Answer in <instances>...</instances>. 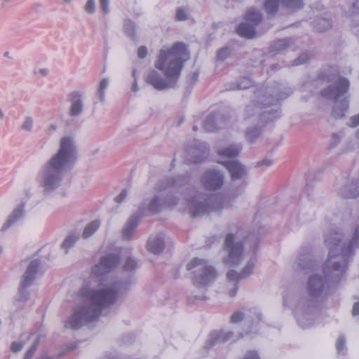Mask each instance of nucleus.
<instances>
[{"label": "nucleus", "mask_w": 359, "mask_h": 359, "mask_svg": "<svg viewBox=\"0 0 359 359\" xmlns=\"http://www.w3.org/2000/svg\"><path fill=\"white\" fill-rule=\"evenodd\" d=\"M329 248V257L323 267L324 277L315 273L307 282L309 296L300 297L294 309L298 324L307 328L313 323L317 303L325 294L328 282L337 283L345 275L347 264L354 254V249L359 244V225L348 242H342V236L339 232L330 233L325 238Z\"/></svg>", "instance_id": "nucleus-1"}, {"label": "nucleus", "mask_w": 359, "mask_h": 359, "mask_svg": "<svg viewBox=\"0 0 359 359\" xmlns=\"http://www.w3.org/2000/svg\"><path fill=\"white\" fill-rule=\"evenodd\" d=\"M131 281L129 278L102 279L96 288L84 286L79 291L82 302L76 306L72 314L65 321V327L79 330L95 320L103 309L114 304L120 294L126 291Z\"/></svg>", "instance_id": "nucleus-2"}, {"label": "nucleus", "mask_w": 359, "mask_h": 359, "mask_svg": "<svg viewBox=\"0 0 359 359\" xmlns=\"http://www.w3.org/2000/svg\"><path fill=\"white\" fill-rule=\"evenodd\" d=\"M76 156V147L73 140L69 137H62L57 152L43 165L38 173V180L44 195H50L59 189Z\"/></svg>", "instance_id": "nucleus-3"}, {"label": "nucleus", "mask_w": 359, "mask_h": 359, "mask_svg": "<svg viewBox=\"0 0 359 359\" xmlns=\"http://www.w3.org/2000/svg\"><path fill=\"white\" fill-rule=\"evenodd\" d=\"M187 182L188 179L184 176L168 177L161 180L156 185L154 197L149 202L144 201L141 203L137 213L128 219L123 230V236L128 239L133 235L142 216L149 213H157L176 205L178 198L173 194L184 187Z\"/></svg>", "instance_id": "nucleus-4"}, {"label": "nucleus", "mask_w": 359, "mask_h": 359, "mask_svg": "<svg viewBox=\"0 0 359 359\" xmlns=\"http://www.w3.org/2000/svg\"><path fill=\"white\" fill-rule=\"evenodd\" d=\"M188 58L186 45L182 42L175 43L170 49L161 50L155 67L164 72L168 80L153 70L147 76L146 82L158 90L174 88Z\"/></svg>", "instance_id": "nucleus-5"}, {"label": "nucleus", "mask_w": 359, "mask_h": 359, "mask_svg": "<svg viewBox=\"0 0 359 359\" xmlns=\"http://www.w3.org/2000/svg\"><path fill=\"white\" fill-rule=\"evenodd\" d=\"M292 93V90L280 83L271 86H260L254 91L252 104L246 107L245 113L248 118L255 116V120L258 124L264 125L279 118V107L275 106L270 110L266 108L276 105L280 100L287 98Z\"/></svg>", "instance_id": "nucleus-6"}, {"label": "nucleus", "mask_w": 359, "mask_h": 359, "mask_svg": "<svg viewBox=\"0 0 359 359\" xmlns=\"http://www.w3.org/2000/svg\"><path fill=\"white\" fill-rule=\"evenodd\" d=\"M228 205L225 197L222 194L197 192L187 199V206L192 217L203 216L212 211L224 208Z\"/></svg>", "instance_id": "nucleus-7"}, {"label": "nucleus", "mask_w": 359, "mask_h": 359, "mask_svg": "<svg viewBox=\"0 0 359 359\" xmlns=\"http://www.w3.org/2000/svg\"><path fill=\"white\" fill-rule=\"evenodd\" d=\"M350 87V82L348 79L344 76H339L333 83L321 90V95L334 102L332 110V115L337 118L344 117L345 112L348 108V99L345 97L341 100L339 99L345 95Z\"/></svg>", "instance_id": "nucleus-8"}, {"label": "nucleus", "mask_w": 359, "mask_h": 359, "mask_svg": "<svg viewBox=\"0 0 359 359\" xmlns=\"http://www.w3.org/2000/svg\"><path fill=\"white\" fill-rule=\"evenodd\" d=\"M187 270H192L194 284L197 287H205L213 282L217 273L215 268L205 259L194 258L187 265Z\"/></svg>", "instance_id": "nucleus-9"}, {"label": "nucleus", "mask_w": 359, "mask_h": 359, "mask_svg": "<svg viewBox=\"0 0 359 359\" xmlns=\"http://www.w3.org/2000/svg\"><path fill=\"white\" fill-rule=\"evenodd\" d=\"M224 251L227 255L224 258V262L229 266H237L243 259V243L237 236L229 233L224 242Z\"/></svg>", "instance_id": "nucleus-10"}, {"label": "nucleus", "mask_w": 359, "mask_h": 359, "mask_svg": "<svg viewBox=\"0 0 359 359\" xmlns=\"http://www.w3.org/2000/svg\"><path fill=\"white\" fill-rule=\"evenodd\" d=\"M41 262L39 259L32 260L28 265L22 278V280L19 288L20 299L25 301L28 299V294L26 291L34 282L36 274L39 271Z\"/></svg>", "instance_id": "nucleus-11"}, {"label": "nucleus", "mask_w": 359, "mask_h": 359, "mask_svg": "<svg viewBox=\"0 0 359 359\" xmlns=\"http://www.w3.org/2000/svg\"><path fill=\"white\" fill-rule=\"evenodd\" d=\"M208 153L209 149L206 144L203 142L196 140L189 147L187 158L191 163H199L208 157Z\"/></svg>", "instance_id": "nucleus-12"}, {"label": "nucleus", "mask_w": 359, "mask_h": 359, "mask_svg": "<svg viewBox=\"0 0 359 359\" xmlns=\"http://www.w3.org/2000/svg\"><path fill=\"white\" fill-rule=\"evenodd\" d=\"M120 258L117 255L108 254L103 256L100 262L93 269V273L97 276H103L115 268L119 263Z\"/></svg>", "instance_id": "nucleus-13"}, {"label": "nucleus", "mask_w": 359, "mask_h": 359, "mask_svg": "<svg viewBox=\"0 0 359 359\" xmlns=\"http://www.w3.org/2000/svg\"><path fill=\"white\" fill-rule=\"evenodd\" d=\"M201 183L206 189L216 190L223 185L224 176L218 171L209 170L203 173L201 177Z\"/></svg>", "instance_id": "nucleus-14"}, {"label": "nucleus", "mask_w": 359, "mask_h": 359, "mask_svg": "<svg viewBox=\"0 0 359 359\" xmlns=\"http://www.w3.org/2000/svg\"><path fill=\"white\" fill-rule=\"evenodd\" d=\"M261 313L257 309L255 308L252 310L246 309L244 312L236 311L231 316V322L236 323L242 320H245L249 323L258 324L261 321Z\"/></svg>", "instance_id": "nucleus-15"}, {"label": "nucleus", "mask_w": 359, "mask_h": 359, "mask_svg": "<svg viewBox=\"0 0 359 359\" xmlns=\"http://www.w3.org/2000/svg\"><path fill=\"white\" fill-rule=\"evenodd\" d=\"M68 100L70 102L69 115L72 117L80 116L83 110V97L82 93L74 91L69 94Z\"/></svg>", "instance_id": "nucleus-16"}, {"label": "nucleus", "mask_w": 359, "mask_h": 359, "mask_svg": "<svg viewBox=\"0 0 359 359\" xmlns=\"http://www.w3.org/2000/svg\"><path fill=\"white\" fill-rule=\"evenodd\" d=\"M233 334V332L230 331H213L209 334L208 339H207L203 348L205 351H208L215 345L224 343L230 340L232 338Z\"/></svg>", "instance_id": "nucleus-17"}, {"label": "nucleus", "mask_w": 359, "mask_h": 359, "mask_svg": "<svg viewBox=\"0 0 359 359\" xmlns=\"http://www.w3.org/2000/svg\"><path fill=\"white\" fill-rule=\"evenodd\" d=\"M316 263L313 259L312 255L309 252L300 253L295 262V269L308 273L314 271L316 267Z\"/></svg>", "instance_id": "nucleus-18"}, {"label": "nucleus", "mask_w": 359, "mask_h": 359, "mask_svg": "<svg viewBox=\"0 0 359 359\" xmlns=\"http://www.w3.org/2000/svg\"><path fill=\"white\" fill-rule=\"evenodd\" d=\"M223 165L231 174L233 180H244L247 176L246 168L237 161H227L223 163Z\"/></svg>", "instance_id": "nucleus-19"}, {"label": "nucleus", "mask_w": 359, "mask_h": 359, "mask_svg": "<svg viewBox=\"0 0 359 359\" xmlns=\"http://www.w3.org/2000/svg\"><path fill=\"white\" fill-rule=\"evenodd\" d=\"M25 214V203L19 204L10 214L6 222L2 225L1 231L7 230L10 226L15 225Z\"/></svg>", "instance_id": "nucleus-20"}, {"label": "nucleus", "mask_w": 359, "mask_h": 359, "mask_svg": "<svg viewBox=\"0 0 359 359\" xmlns=\"http://www.w3.org/2000/svg\"><path fill=\"white\" fill-rule=\"evenodd\" d=\"M343 198H355L359 196V186L357 182L351 181L344 185L339 191Z\"/></svg>", "instance_id": "nucleus-21"}, {"label": "nucleus", "mask_w": 359, "mask_h": 359, "mask_svg": "<svg viewBox=\"0 0 359 359\" xmlns=\"http://www.w3.org/2000/svg\"><path fill=\"white\" fill-rule=\"evenodd\" d=\"M148 250L153 254H160L165 248L164 239L161 236L150 238L147 243Z\"/></svg>", "instance_id": "nucleus-22"}, {"label": "nucleus", "mask_w": 359, "mask_h": 359, "mask_svg": "<svg viewBox=\"0 0 359 359\" xmlns=\"http://www.w3.org/2000/svg\"><path fill=\"white\" fill-rule=\"evenodd\" d=\"M236 32L241 36L248 39L253 38L256 34L255 25H252L248 22L241 23L238 26Z\"/></svg>", "instance_id": "nucleus-23"}, {"label": "nucleus", "mask_w": 359, "mask_h": 359, "mask_svg": "<svg viewBox=\"0 0 359 359\" xmlns=\"http://www.w3.org/2000/svg\"><path fill=\"white\" fill-rule=\"evenodd\" d=\"M242 149L241 144H231L228 147L217 151V154L220 156L233 158L237 156Z\"/></svg>", "instance_id": "nucleus-24"}, {"label": "nucleus", "mask_w": 359, "mask_h": 359, "mask_svg": "<svg viewBox=\"0 0 359 359\" xmlns=\"http://www.w3.org/2000/svg\"><path fill=\"white\" fill-rule=\"evenodd\" d=\"M280 7L293 12L303 8L304 3L302 0H280Z\"/></svg>", "instance_id": "nucleus-25"}, {"label": "nucleus", "mask_w": 359, "mask_h": 359, "mask_svg": "<svg viewBox=\"0 0 359 359\" xmlns=\"http://www.w3.org/2000/svg\"><path fill=\"white\" fill-rule=\"evenodd\" d=\"M219 116L215 114L208 115L204 121L203 128L207 132H215L218 129L217 121Z\"/></svg>", "instance_id": "nucleus-26"}, {"label": "nucleus", "mask_w": 359, "mask_h": 359, "mask_svg": "<svg viewBox=\"0 0 359 359\" xmlns=\"http://www.w3.org/2000/svg\"><path fill=\"white\" fill-rule=\"evenodd\" d=\"M252 85V80L248 77H242L238 82L230 83L228 90H243L251 87Z\"/></svg>", "instance_id": "nucleus-27"}, {"label": "nucleus", "mask_w": 359, "mask_h": 359, "mask_svg": "<svg viewBox=\"0 0 359 359\" xmlns=\"http://www.w3.org/2000/svg\"><path fill=\"white\" fill-rule=\"evenodd\" d=\"M100 226V221L98 219H95L90 222L83 229L82 237L84 239L88 238L92 235H93L99 229Z\"/></svg>", "instance_id": "nucleus-28"}, {"label": "nucleus", "mask_w": 359, "mask_h": 359, "mask_svg": "<svg viewBox=\"0 0 359 359\" xmlns=\"http://www.w3.org/2000/svg\"><path fill=\"white\" fill-rule=\"evenodd\" d=\"M293 43L294 41L292 38L279 39L273 42L271 48L273 50L282 51L290 48Z\"/></svg>", "instance_id": "nucleus-29"}, {"label": "nucleus", "mask_w": 359, "mask_h": 359, "mask_svg": "<svg viewBox=\"0 0 359 359\" xmlns=\"http://www.w3.org/2000/svg\"><path fill=\"white\" fill-rule=\"evenodd\" d=\"M79 236L74 234L68 235L60 245V248L67 253L69 250L74 246L76 243L79 241Z\"/></svg>", "instance_id": "nucleus-30"}, {"label": "nucleus", "mask_w": 359, "mask_h": 359, "mask_svg": "<svg viewBox=\"0 0 359 359\" xmlns=\"http://www.w3.org/2000/svg\"><path fill=\"white\" fill-rule=\"evenodd\" d=\"M278 8L280 7V0H266L264 3V9L267 14L274 15L277 13Z\"/></svg>", "instance_id": "nucleus-31"}, {"label": "nucleus", "mask_w": 359, "mask_h": 359, "mask_svg": "<svg viewBox=\"0 0 359 359\" xmlns=\"http://www.w3.org/2000/svg\"><path fill=\"white\" fill-rule=\"evenodd\" d=\"M262 130L259 127H253L248 128L245 131V138L250 143H254L259 137Z\"/></svg>", "instance_id": "nucleus-32"}, {"label": "nucleus", "mask_w": 359, "mask_h": 359, "mask_svg": "<svg viewBox=\"0 0 359 359\" xmlns=\"http://www.w3.org/2000/svg\"><path fill=\"white\" fill-rule=\"evenodd\" d=\"M109 83V79L107 77L103 78L99 83L97 96L102 102H104L105 100V90L107 88Z\"/></svg>", "instance_id": "nucleus-33"}, {"label": "nucleus", "mask_w": 359, "mask_h": 359, "mask_svg": "<svg viewBox=\"0 0 359 359\" xmlns=\"http://www.w3.org/2000/svg\"><path fill=\"white\" fill-rule=\"evenodd\" d=\"M123 29L125 34L131 39L134 40L136 30L135 24L130 20H126L123 23Z\"/></svg>", "instance_id": "nucleus-34"}, {"label": "nucleus", "mask_w": 359, "mask_h": 359, "mask_svg": "<svg viewBox=\"0 0 359 359\" xmlns=\"http://www.w3.org/2000/svg\"><path fill=\"white\" fill-rule=\"evenodd\" d=\"M255 262L256 259L255 257L250 259L240 273V278H245L252 273Z\"/></svg>", "instance_id": "nucleus-35"}, {"label": "nucleus", "mask_w": 359, "mask_h": 359, "mask_svg": "<svg viewBox=\"0 0 359 359\" xmlns=\"http://www.w3.org/2000/svg\"><path fill=\"white\" fill-rule=\"evenodd\" d=\"M246 20L257 25L262 20V15L258 11L252 8L246 13Z\"/></svg>", "instance_id": "nucleus-36"}, {"label": "nucleus", "mask_w": 359, "mask_h": 359, "mask_svg": "<svg viewBox=\"0 0 359 359\" xmlns=\"http://www.w3.org/2000/svg\"><path fill=\"white\" fill-rule=\"evenodd\" d=\"M137 268V262L135 259L129 257L126 259V262L123 266L124 272L133 273Z\"/></svg>", "instance_id": "nucleus-37"}, {"label": "nucleus", "mask_w": 359, "mask_h": 359, "mask_svg": "<svg viewBox=\"0 0 359 359\" xmlns=\"http://www.w3.org/2000/svg\"><path fill=\"white\" fill-rule=\"evenodd\" d=\"M232 54V49L229 46H224L218 50L217 57L219 60H224L229 57Z\"/></svg>", "instance_id": "nucleus-38"}, {"label": "nucleus", "mask_w": 359, "mask_h": 359, "mask_svg": "<svg viewBox=\"0 0 359 359\" xmlns=\"http://www.w3.org/2000/svg\"><path fill=\"white\" fill-rule=\"evenodd\" d=\"M34 125V119L30 116H27L25 117L24 121L21 124V129L22 130L30 132L32 130Z\"/></svg>", "instance_id": "nucleus-39"}, {"label": "nucleus", "mask_w": 359, "mask_h": 359, "mask_svg": "<svg viewBox=\"0 0 359 359\" xmlns=\"http://www.w3.org/2000/svg\"><path fill=\"white\" fill-rule=\"evenodd\" d=\"M336 348L339 353L344 354L346 349V339L344 336H340L336 343Z\"/></svg>", "instance_id": "nucleus-40"}, {"label": "nucleus", "mask_w": 359, "mask_h": 359, "mask_svg": "<svg viewBox=\"0 0 359 359\" xmlns=\"http://www.w3.org/2000/svg\"><path fill=\"white\" fill-rule=\"evenodd\" d=\"M83 8L87 13L93 14L96 9L95 0H87Z\"/></svg>", "instance_id": "nucleus-41"}, {"label": "nucleus", "mask_w": 359, "mask_h": 359, "mask_svg": "<svg viewBox=\"0 0 359 359\" xmlns=\"http://www.w3.org/2000/svg\"><path fill=\"white\" fill-rule=\"evenodd\" d=\"M39 339H37L34 344L26 351L24 359H32L33 355L36 350L37 346L39 344Z\"/></svg>", "instance_id": "nucleus-42"}, {"label": "nucleus", "mask_w": 359, "mask_h": 359, "mask_svg": "<svg viewBox=\"0 0 359 359\" xmlns=\"http://www.w3.org/2000/svg\"><path fill=\"white\" fill-rule=\"evenodd\" d=\"M309 59L307 53L301 54L297 59L293 61L292 65H299L306 63Z\"/></svg>", "instance_id": "nucleus-43"}, {"label": "nucleus", "mask_w": 359, "mask_h": 359, "mask_svg": "<svg viewBox=\"0 0 359 359\" xmlns=\"http://www.w3.org/2000/svg\"><path fill=\"white\" fill-rule=\"evenodd\" d=\"M25 343L23 341H13L11 344V350L13 353H18L22 349V348L25 346Z\"/></svg>", "instance_id": "nucleus-44"}, {"label": "nucleus", "mask_w": 359, "mask_h": 359, "mask_svg": "<svg viewBox=\"0 0 359 359\" xmlns=\"http://www.w3.org/2000/svg\"><path fill=\"white\" fill-rule=\"evenodd\" d=\"M99 4L104 13L107 14L109 12V0H99Z\"/></svg>", "instance_id": "nucleus-45"}, {"label": "nucleus", "mask_w": 359, "mask_h": 359, "mask_svg": "<svg viewBox=\"0 0 359 359\" xmlns=\"http://www.w3.org/2000/svg\"><path fill=\"white\" fill-rule=\"evenodd\" d=\"M176 19L179 21H183L187 19V15L182 8H180L177 10Z\"/></svg>", "instance_id": "nucleus-46"}, {"label": "nucleus", "mask_w": 359, "mask_h": 359, "mask_svg": "<svg viewBox=\"0 0 359 359\" xmlns=\"http://www.w3.org/2000/svg\"><path fill=\"white\" fill-rule=\"evenodd\" d=\"M227 278L230 280H236L238 281L241 280L240 273H237L234 270L229 271L226 274Z\"/></svg>", "instance_id": "nucleus-47"}, {"label": "nucleus", "mask_w": 359, "mask_h": 359, "mask_svg": "<svg viewBox=\"0 0 359 359\" xmlns=\"http://www.w3.org/2000/svg\"><path fill=\"white\" fill-rule=\"evenodd\" d=\"M359 125V113L351 117L348 126L355 128Z\"/></svg>", "instance_id": "nucleus-48"}, {"label": "nucleus", "mask_w": 359, "mask_h": 359, "mask_svg": "<svg viewBox=\"0 0 359 359\" xmlns=\"http://www.w3.org/2000/svg\"><path fill=\"white\" fill-rule=\"evenodd\" d=\"M147 55V47L144 46H142L139 47V48L137 50L138 57L140 59H143V58L146 57Z\"/></svg>", "instance_id": "nucleus-49"}, {"label": "nucleus", "mask_w": 359, "mask_h": 359, "mask_svg": "<svg viewBox=\"0 0 359 359\" xmlns=\"http://www.w3.org/2000/svg\"><path fill=\"white\" fill-rule=\"evenodd\" d=\"M273 161L272 160L268 159V158H264V159L259 161L257 163V165L258 167H262V166L269 167L271 165H273Z\"/></svg>", "instance_id": "nucleus-50"}, {"label": "nucleus", "mask_w": 359, "mask_h": 359, "mask_svg": "<svg viewBox=\"0 0 359 359\" xmlns=\"http://www.w3.org/2000/svg\"><path fill=\"white\" fill-rule=\"evenodd\" d=\"M126 196H127V190L126 189L122 190L121 192L120 193V194L115 198L116 202L121 203L126 198Z\"/></svg>", "instance_id": "nucleus-51"}, {"label": "nucleus", "mask_w": 359, "mask_h": 359, "mask_svg": "<svg viewBox=\"0 0 359 359\" xmlns=\"http://www.w3.org/2000/svg\"><path fill=\"white\" fill-rule=\"evenodd\" d=\"M243 359H259L256 351H248Z\"/></svg>", "instance_id": "nucleus-52"}, {"label": "nucleus", "mask_w": 359, "mask_h": 359, "mask_svg": "<svg viewBox=\"0 0 359 359\" xmlns=\"http://www.w3.org/2000/svg\"><path fill=\"white\" fill-rule=\"evenodd\" d=\"M237 290H238L237 283H234L233 289L229 291L230 297H235L236 295Z\"/></svg>", "instance_id": "nucleus-53"}, {"label": "nucleus", "mask_w": 359, "mask_h": 359, "mask_svg": "<svg viewBox=\"0 0 359 359\" xmlns=\"http://www.w3.org/2000/svg\"><path fill=\"white\" fill-rule=\"evenodd\" d=\"M332 147H334V146H336L339 143V137L337 135L334 134L332 135Z\"/></svg>", "instance_id": "nucleus-54"}, {"label": "nucleus", "mask_w": 359, "mask_h": 359, "mask_svg": "<svg viewBox=\"0 0 359 359\" xmlns=\"http://www.w3.org/2000/svg\"><path fill=\"white\" fill-rule=\"evenodd\" d=\"M131 89H132V90L133 92H137V91L139 90V88L137 86V83L135 79V81H134V83H133V84L132 86V88Z\"/></svg>", "instance_id": "nucleus-55"}, {"label": "nucleus", "mask_w": 359, "mask_h": 359, "mask_svg": "<svg viewBox=\"0 0 359 359\" xmlns=\"http://www.w3.org/2000/svg\"><path fill=\"white\" fill-rule=\"evenodd\" d=\"M39 73L43 76H46L48 74V69H40Z\"/></svg>", "instance_id": "nucleus-56"}, {"label": "nucleus", "mask_w": 359, "mask_h": 359, "mask_svg": "<svg viewBox=\"0 0 359 359\" xmlns=\"http://www.w3.org/2000/svg\"><path fill=\"white\" fill-rule=\"evenodd\" d=\"M191 76H192L193 79L194 81H196L198 78V73H196V72L193 73Z\"/></svg>", "instance_id": "nucleus-57"}, {"label": "nucleus", "mask_w": 359, "mask_h": 359, "mask_svg": "<svg viewBox=\"0 0 359 359\" xmlns=\"http://www.w3.org/2000/svg\"><path fill=\"white\" fill-rule=\"evenodd\" d=\"M37 359H53V358L50 357L46 356V355H43L40 358H38Z\"/></svg>", "instance_id": "nucleus-58"}, {"label": "nucleus", "mask_w": 359, "mask_h": 359, "mask_svg": "<svg viewBox=\"0 0 359 359\" xmlns=\"http://www.w3.org/2000/svg\"><path fill=\"white\" fill-rule=\"evenodd\" d=\"M4 114L3 111L0 109V118H4Z\"/></svg>", "instance_id": "nucleus-59"}, {"label": "nucleus", "mask_w": 359, "mask_h": 359, "mask_svg": "<svg viewBox=\"0 0 359 359\" xmlns=\"http://www.w3.org/2000/svg\"><path fill=\"white\" fill-rule=\"evenodd\" d=\"M353 7L355 8H359L358 6V3L353 4Z\"/></svg>", "instance_id": "nucleus-60"}, {"label": "nucleus", "mask_w": 359, "mask_h": 359, "mask_svg": "<svg viewBox=\"0 0 359 359\" xmlns=\"http://www.w3.org/2000/svg\"><path fill=\"white\" fill-rule=\"evenodd\" d=\"M356 137L359 140V128L358 129L357 133H356Z\"/></svg>", "instance_id": "nucleus-61"}, {"label": "nucleus", "mask_w": 359, "mask_h": 359, "mask_svg": "<svg viewBox=\"0 0 359 359\" xmlns=\"http://www.w3.org/2000/svg\"><path fill=\"white\" fill-rule=\"evenodd\" d=\"M50 128H51L52 129L55 130V129L56 128V126H54V125H51V126H50Z\"/></svg>", "instance_id": "nucleus-62"}, {"label": "nucleus", "mask_w": 359, "mask_h": 359, "mask_svg": "<svg viewBox=\"0 0 359 359\" xmlns=\"http://www.w3.org/2000/svg\"><path fill=\"white\" fill-rule=\"evenodd\" d=\"M8 54H9V53H8V52H6V53H4V56H5V57H8Z\"/></svg>", "instance_id": "nucleus-63"}, {"label": "nucleus", "mask_w": 359, "mask_h": 359, "mask_svg": "<svg viewBox=\"0 0 359 359\" xmlns=\"http://www.w3.org/2000/svg\"><path fill=\"white\" fill-rule=\"evenodd\" d=\"M64 1H65L66 3H70L72 1V0H63Z\"/></svg>", "instance_id": "nucleus-64"}]
</instances>
